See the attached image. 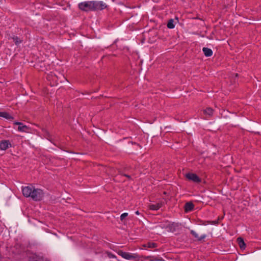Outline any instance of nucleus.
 Wrapping results in <instances>:
<instances>
[{
  "label": "nucleus",
  "instance_id": "obj_9",
  "mask_svg": "<svg viewBox=\"0 0 261 261\" xmlns=\"http://www.w3.org/2000/svg\"><path fill=\"white\" fill-rule=\"evenodd\" d=\"M194 207V205L192 202H187L185 205V211L186 212L191 211L192 210H193Z\"/></svg>",
  "mask_w": 261,
  "mask_h": 261
},
{
  "label": "nucleus",
  "instance_id": "obj_11",
  "mask_svg": "<svg viewBox=\"0 0 261 261\" xmlns=\"http://www.w3.org/2000/svg\"><path fill=\"white\" fill-rule=\"evenodd\" d=\"M202 50L203 51L204 55L206 57H211L213 55V51L210 48L207 47H203Z\"/></svg>",
  "mask_w": 261,
  "mask_h": 261
},
{
  "label": "nucleus",
  "instance_id": "obj_24",
  "mask_svg": "<svg viewBox=\"0 0 261 261\" xmlns=\"http://www.w3.org/2000/svg\"><path fill=\"white\" fill-rule=\"evenodd\" d=\"M123 175H124V176H126V177H128V178H130V176L129 175H127V174H123Z\"/></svg>",
  "mask_w": 261,
  "mask_h": 261
},
{
  "label": "nucleus",
  "instance_id": "obj_5",
  "mask_svg": "<svg viewBox=\"0 0 261 261\" xmlns=\"http://www.w3.org/2000/svg\"><path fill=\"white\" fill-rule=\"evenodd\" d=\"M186 177L189 180L196 183L201 182V179L196 174L192 173H188L186 174Z\"/></svg>",
  "mask_w": 261,
  "mask_h": 261
},
{
  "label": "nucleus",
  "instance_id": "obj_21",
  "mask_svg": "<svg viewBox=\"0 0 261 261\" xmlns=\"http://www.w3.org/2000/svg\"><path fill=\"white\" fill-rule=\"evenodd\" d=\"M219 219L216 221H207V223L208 224H218L219 223Z\"/></svg>",
  "mask_w": 261,
  "mask_h": 261
},
{
  "label": "nucleus",
  "instance_id": "obj_13",
  "mask_svg": "<svg viewBox=\"0 0 261 261\" xmlns=\"http://www.w3.org/2000/svg\"><path fill=\"white\" fill-rule=\"evenodd\" d=\"M157 244L153 242H148L146 244H144L142 245V247L144 248H156L157 247Z\"/></svg>",
  "mask_w": 261,
  "mask_h": 261
},
{
  "label": "nucleus",
  "instance_id": "obj_1",
  "mask_svg": "<svg viewBox=\"0 0 261 261\" xmlns=\"http://www.w3.org/2000/svg\"><path fill=\"white\" fill-rule=\"evenodd\" d=\"M117 253L123 258L128 260H139V259L141 257H143L144 259H148L150 257V256H139L137 254H132L128 252H123L122 250H119Z\"/></svg>",
  "mask_w": 261,
  "mask_h": 261
},
{
  "label": "nucleus",
  "instance_id": "obj_12",
  "mask_svg": "<svg viewBox=\"0 0 261 261\" xmlns=\"http://www.w3.org/2000/svg\"><path fill=\"white\" fill-rule=\"evenodd\" d=\"M0 116L8 120L13 119V117L7 112H0Z\"/></svg>",
  "mask_w": 261,
  "mask_h": 261
},
{
  "label": "nucleus",
  "instance_id": "obj_17",
  "mask_svg": "<svg viewBox=\"0 0 261 261\" xmlns=\"http://www.w3.org/2000/svg\"><path fill=\"white\" fill-rule=\"evenodd\" d=\"M177 226V225L176 224L172 223V224H169L167 227L169 228V229L171 231L174 232L175 231L176 227Z\"/></svg>",
  "mask_w": 261,
  "mask_h": 261
},
{
  "label": "nucleus",
  "instance_id": "obj_27",
  "mask_svg": "<svg viewBox=\"0 0 261 261\" xmlns=\"http://www.w3.org/2000/svg\"><path fill=\"white\" fill-rule=\"evenodd\" d=\"M235 76H236V77H237L238 76V73H236L235 74Z\"/></svg>",
  "mask_w": 261,
  "mask_h": 261
},
{
  "label": "nucleus",
  "instance_id": "obj_29",
  "mask_svg": "<svg viewBox=\"0 0 261 261\" xmlns=\"http://www.w3.org/2000/svg\"><path fill=\"white\" fill-rule=\"evenodd\" d=\"M2 0H0V2H1Z\"/></svg>",
  "mask_w": 261,
  "mask_h": 261
},
{
  "label": "nucleus",
  "instance_id": "obj_25",
  "mask_svg": "<svg viewBox=\"0 0 261 261\" xmlns=\"http://www.w3.org/2000/svg\"><path fill=\"white\" fill-rule=\"evenodd\" d=\"M34 261H43V260L42 259L39 258V259L35 260Z\"/></svg>",
  "mask_w": 261,
  "mask_h": 261
},
{
  "label": "nucleus",
  "instance_id": "obj_6",
  "mask_svg": "<svg viewBox=\"0 0 261 261\" xmlns=\"http://www.w3.org/2000/svg\"><path fill=\"white\" fill-rule=\"evenodd\" d=\"M33 187L27 186L22 188V194L25 197H30Z\"/></svg>",
  "mask_w": 261,
  "mask_h": 261
},
{
  "label": "nucleus",
  "instance_id": "obj_14",
  "mask_svg": "<svg viewBox=\"0 0 261 261\" xmlns=\"http://www.w3.org/2000/svg\"><path fill=\"white\" fill-rule=\"evenodd\" d=\"M29 127L27 126V125H21L20 126H18V130L19 132H29Z\"/></svg>",
  "mask_w": 261,
  "mask_h": 261
},
{
  "label": "nucleus",
  "instance_id": "obj_7",
  "mask_svg": "<svg viewBox=\"0 0 261 261\" xmlns=\"http://www.w3.org/2000/svg\"><path fill=\"white\" fill-rule=\"evenodd\" d=\"M9 146H11V144L9 141L4 140L1 141L0 143V148L2 150H6L9 148Z\"/></svg>",
  "mask_w": 261,
  "mask_h": 261
},
{
  "label": "nucleus",
  "instance_id": "obj_26",
  "mask_svg": "<svg viewBox=\"0 0 261 261\" xmlns=\"http://www.w3.org/2000/svg\"><path fill=\"white\" fill-rule=\"evenodd\" d=\"M135 213H136V215H138L140 214V213H139V212L138 211H136L135 212Z\"/></svg>",
  "mask_w": 261,
  "mask_h": 261
},
{
  "label": "nucleus",
  "instance_id": "obj_23",
  "mask_svg": "<svg viewBox=\"0 0 261 261\" xmlns=\"http://www.w3.org/2000/svg\"><path fill=\"white\" fill-rule=\"evenodd\" d=\"M14 124H15V125H18V126L22 125V123L19 122H16Z\"/></svg>",
  "mask_w": 261,
  "mask_h": 261
},
{
  "label": "nucleus",
  "instance_id": "obj_4",
  "mask_svg": "<svg viewBox=\"0 0 261 261\" xmlns=\"http://www.w3.org/2000/svg\"><path fill=\"white\" fill-rule=\"evenodd\" d=\"M92 11L102 10L107 7L106 4L102 2L92 1Z\"/></svg>",
  "mask_w": 261,
  "mask_h": 261
},
{
  "label": "nucleus",
  "instance_id": "obj_20",
  "mask_svg": "<svg viewBox=\"0 0 261 261\" xmlns=\"http://www.w3.org/2000/svg\"><path fill=\"white\" fill-rule=\"evenodd\" d=\"M128 216V214L127 213H124L122 214L120 216V220L122 221L125 217H126Z\"/></svg>",
  "mask_w": 261,
  "mask_h": 261
},
{
  "label": "nucleus",
  "instance_id": "obj_22",
  "mask_svg": "<svg viewBox=\"0 0 261 261\" xmlns=\"http://www.w3.org/2000/svg\"><path fill=\"white\" fill-rule=\"evenodd\" d=\"M107 254H108V256L109 258H115L116 257V256L115 255L112 254L111 253L108 252Z\"/></svg>",
  "mask_w": 261,
  "mask_h": 261
},
{
  "label": "nucleus",
  "instance_id": "obj_15",
  "mask_svg": "<svg viewBox=\"0 0 261 261\" xmlns=\"http://www.w3.org/2000/svg\"><path fill=\"white\" fill-rule=\"evenodd\" d=\"M237 241L241 249H244L245 247V244L243 239L241 238H238L237 239Z\"/></svg>",
  "mask_w": 261,
  "mask_h": 261
},
{
  "label": "nucleus",
  "instance_id": "obj_18",
  "mask_svg": "<svg viewBox=\"0 0 261 261\" xmlns=\"http://www.w3.org/2000/svg\"><path fill=\"white\" fill-rule=\"evenodd\" d=\"M174 20L172 19H170L167 23V27L169 29H173L174 28L175 25L173 24Z\"/></svg>",
  "mask_w": 261,
  "mask_h": 261
},
{
  "label": "nucleus",
  "instance_id": "obj_2",
  "mask_svg": "<svg viewBox=\"0 0 261 261\" xmlns=\"http://www.w3.org/2000/svg\"><path fill=\"white\" fill-rule=\"evenodd\" d=\"M44 193L42 190L33 188L30 197L35 201H40L42 199Z\"/></svg>",
  "mask_w": 261,
  "mask_h": 261
},
{
  "label": "nucleus",
  "instance_id": "obj_16",
  "mask_svg": "<svg viewBox=\"0 0 261 261\" xmlns=\"http://www.w3.org/2000/svg\"><path fill=\"white\" fill-rule=\"evenodd\" d=\"M204 113L205 115L211 116L213 113V110L211 108H207L205 110H204Z\"/></svg>",
  "mask_w": 261,
  "mask_h": 261
},
{
  "label": "nucleus",
  "instance_id": "obj_10",
  "mask_svg": "<svg viewBox=\"0 0 261 261\" xmlns=\"http://www.w3.org/2000/svg\"><path fill=\"white\" fill-rule=\"evenodd\" d=\"M191 233L197 239V241H200L206 237L205 234H203L200 237H199L198 234L196 233L194 230H191Z\"/></svg>",
  "mask_w": 261,
  "mask_h": 261
},
{
  "label": "nucleus",
  "instance_id": "obj_19",
  "mask_svg": "<svg viewBox=\"0 0 261 261\" xmlns=\"http://www.w3.org/2000/svg\"><path fill=\"white\" fill-rule=\"evenodd\" d=\"M12 38L16 45H17L21 42V40L17 36H13L12 37Z\"/></svg>",
  "mask_w": 261,
  "mask_h": 261
},
{
  "label": "nucleus",
  "instance_id": "obj_8",
  "mask_svg": "<svg viewBox=\"0 0 261 261\" xmlns=\"http://www.w3.org/2000/svg\"><path fill=\"white\" fill-rule=\"evenodd\" d=\"M163 205L162 202H159L156 204H151L148 205L149 208L151 210H158L162 207Z\"/></svg>",
  "mask_w": 261,
  "mask_h": 261
},
{
  "label": "nucleus",
  "instance_id": "obj_3",
  "mask_svg": "<svg viewBox=\"0 0 261 261\" xmlns=\"http://www.w3.org/2000/svg\"><path fill=\"white\" fill-rule=\"evenodd\" d=\"M92 1L82 2L78 5L79 8L84 11H92Z\"/></svg>",
  "mask_w": 261,
  "mask_h": 261
},
{
  "label": "nucleus",
  "instance_id": "obj_28",
  "mask_svg": "<svg viewBox=\"0 0 261 261\" xmlns=\"http://www.w3.org/2000/svg\"><path fill=\"white\" fill-rule=\"evenodd\" d=\"M164 194H166V192H164Z\"/></svg>",
  "mask_w": 261,
  "mask_h": 261
}]
</instances>
